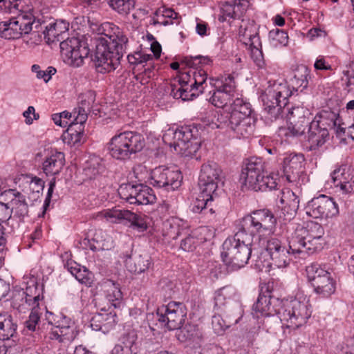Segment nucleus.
Masks as SVG:
<instances>
[{
    "mask_svg": "<svg viewBox=\"0 0 354 354\" xmlns=\"http://www.w3.org/2000/svg\"><path fill=\"white\" fill-rule=\"evenodd\" d=\"M100 30L104 37L95 39V49L91 54L96 71L100 73L115 70L126 53L128 38L120 28L112 23L102 25Z\"/></svg>",
    "mask_w": 354,
    "mask_h": 354,
    "instance_id": "f257e3e1",
    "label": "nucleus"
},
{
    "mask_svg": "<svg viewBox=\"0 0 354 354\" xmlns=\"http://www.w3.org/2000/svg\"><path fill=\"white\" fill-rule=\"evenodd\" d=\"M293 93L286 82L277 83L269 86L262 95L264 110L271 118H277L287 111L289 121L294 122L298 129L304 133L306 127L309 128L310 122L305 113L308 111L301 106H288V98Z\"/></svg>",
    "mask_w": 354,
    "mask_h": 354,
    "instance_id": "f03ea898",
    "label": "nucleus"
},
{
    "mask_svg": "<svg viewBox=\"0 0 354 354\" xmlns=\"http://www.w3.org/2000/svg\"><path fill=\"white\" fill-rule=\"evenodd\" d=\"M252 237L239 229L233 236L225 240L221 257L229 271L238 270L248 263L252 255Z\"/></svg>",
    "mask_w": 354,
    "mask_h": 354,
    "instance_id": "7ed1b4c3",
    "label": "nucleus"
},
{
    "mask_svg": "<svg viewBox=\"0 0 354 354\" xmlns=\"http://www.w3.org/2000/svg\"><path fill=\"white\" fill-rule=\"evenodd\" d=\"M240 180L248 189L255 192L270 191L277 186L276 180L268 175L266 162L261 157L253 156L243 161Z\"/></svg>",
    "mask_w": 354,
    "mask_h": 354,
    "instance_id": "20e7f679",
    "label": "nucleus"
},
{
    "mask_svg": "<svg viewBox=\"0 0 354 354\" xmlns=\"http://www.w3.org/2000/svg\"><path fill=\"white\" fill-rule=\"evenodd\" d=\"M207 71L192 68L178 77V84L171 85L170 95L183 101L192 100L202 93L207 86Z\"/></svg>",
    "mask_w": 354,
    "mask_h": 354,
    "instance_id": "39448f33",
    "label": "nucleus"
},
{
    "mask_svg": "<svg viewBox=\"0 0 354 354\" xmlns=\"http://www.w3.org/2000/svg\"><path fill=\"white\" fill-rule=\"evenodd\" d=\"M232 111L227 120L215 124L216 128H228L239 137H246L250 135L255 123L252 116L251 104L243 99H237L232 104Z\"/></svg>",
    "mask_w": 354,
    "mask_h": 354,
    "instance_id": "423d86ee",
    "label": "nucleus"
},
{
    "mask_svg": "<svg viewBox=\"0 0 354 354\" xmlns=\"http://www.w3.org/2000/svg\"><path fill=\"white\" fill-rule=\"evenodd\" d=\"M145 145L144 137L136 131L115 134L107 144L109 155L114 159L125 161L141 151Z\"/></svg>",
    "mask_w": 354,
    "mask_h": 354,
    "instance_id": "0eeeda50",
    "label": "nucleus"
},
{
    "mask_svg": "<svg viewBox=\"0 0 354 354\" xmlns=\"http://www.w3.org/2000/svg\"><path fill=\"white\" fill-rule=\"evenodd\" d=\"M337 114L331 111H320L310 122L307 144L309 151H315L329 139V131L336 126Z\"/></svg>",
    "mask_w": 354,
    "mask_h": 354,
    "instance_id": "6e6552de",
    "label": "nucleus"
},
{
    "mask_svg": "<svg viewBox=\"0 0 354 354\" xmlns=\"http://www.w3.org/2000/svg\"><path fill=\"white\" fill-rule=\"evenodd\" d=\"M170 137H172V142L169 145L183 156L192 157L201 147L198 130L195 127L183 126L175 131L169 130L163 139L166 142Z\"/></svg>",
    "mask_w": 354,
    "mask_h": 354,
    "instance_id": "1a4fd4ad",
    "label": "nucleus"
},
{
    "mask_svg": "<svg viewBox=\"0 0 354 354\" xmlns=\"http://www.w3.org/2000/svg\"><path fill=\"white\" fill-rule=\"evenodd\" d=\"M310 305L305 299H295L281 304L277 312V318L286 324L287 328H298L304 325L311 316Z\"/></svg>",
    "mask_w": 354,
    "mask_h": 354,
    "instance_id": "9d476101",
    "label": "nucleus"
},
{
    "mask_svg": "<svg viewBox=\"0 0 354 354\" xmlns=\"http://www.w3.org/2000/svg\"><path fill=\"white\" fill-rule=\"evenodd\" d=\"M276 222V218L270 210L261 209L253 211L251 214L243 217L237 227L254 239L257 234L272 231Z\"/></svg>",
    "mask_w": 354,
    "mask_h": 354,
    "instance_id": "9b49d317",
    "label": "nucleus"
},
{
    "mask_svg": "<svg viewBox=\"0 0 354 354\" xmlns=\"http://www.w3.org/2000/svg\"><path fill=\"white\" fill-rule=\"evenodd\" d=\"M209 84L214 90L209 99L211 103L218 108H227L232 111V104L239 97L236 94V85L234 77L229 75L224 78H209Z\"/></svg>",
    "mask_w": 354,
    "mask_h": 354,
    "instance_id": "f8f14e48",
    "label": "nucleus"
},
{
    "mask_svg": "<svg viewBox=\"0 0 354 354\" xmlns=\"http://www.w3.org/2000/svg\"><path fill=\"white\" fill-rule=\"evenodd\" d=\"M157 317L160 322L165 323L170 330L180 329L187 315L185 306L180 302L171 301L157 310Z\"/></svg>",
    "mask_w": 354,
    "mask_h": 354,
    "instance_id": "ddd939ff",
    "label": "nucleus"
},
{
    "mask_svg": "<svg viewBox=\"0 0 354 354\" xmlns=\"http://www.w3.org/2000/svg\"><path fill=\"white\" fill-rule=\"evenodd\" d=\"M62 54L68 58V62L73 66L82 65L84 59L90 54L88 44L84 40L76 37L68 38L59 44Z\"/></svg>",
    "mask_w": 354,
    "mask_h": 354,
    "instance_id": "4468645a",
    "label": "nucleus"
},
{
    "mask_svg": "<svg viewBox=\"0 0 354 354\" xmlns=\"http://www.w3.org/2000/svg\"><path fill=\"white\" fill-rule=\"evenodd\" d=\"M306 214L314 218H333L339 214V207L331 197L322 194L308 203Z\"/></svg>",
    "mask_w": 354,
    "mask_h": 354,
    "instance_id": "2eb2a0df",
    "label": "nucleus"
},
{
    "mask_svg": "<svg viewBox=\"0 0 354 354\" xmlns=\"http://www.w3.org/2000/svg\"><path fill=\"white\" fill-rule=\"evenodd\" d=\"M222 170L216 162H207L202 165L198 179L200 190L218 194V184L223 183L221 178Z\"/></svg>",
    "mask_w": 354,
    "mask_h": 354,
    "instance_id": "dca6fc26",
    "label": "nucleus"
},
{
    "mask_svg": "<svg viewBox=\"0 0 354 354\" xmlns=\"http://www.w3.org/2000/svg\"><path fill=\"white\" fill-rule=\"evenodd\" d=\"M266 252L270 256L272 263L278 268L287 267L291 259L290 254H292L290 247H286V242L277 237H271L267 241Z\"/></svg>",
    "mask_w": 354,
    "mask_h": 354,
    "instance_id": "f3484780",
    "label": "nucleus"
},
{
    "mask_svg": "<svg viewBox=\"0 0 354 354\" xmlns=\"http://www.w3.org/2000/svg\"><path fill=\"white\" fill-rule=\"evenodd\" d=\"M266 294L261 290L257 301L252 306V314L254 317L259 319L261 317L277 316L281 300L270 295L268 288Z\"/></svg>",
    "mask_w": 354,
    "mask_h": 354,
    "instance_id": "a211bd4d",
    "label": "nucleus"
},
{
    "mask_svg": "<svg viewBox=\"0 0 354 354\" xmlns=\"http://www.w3.org/2000/svg\"><path fill=\"white\" fill-rule=\"evenodd\" d=\"M140 346L141 342L138 339L137 330L129 329L121 335L111 354H139Z\"/></svg>",
    "mask_w": 354,
    "mask_h": 354,
    "instance_id": "6ab92c4d",
    "label": "nucleus"
},
{
    "mask_svg": "<svg viewBox=\"0 0 354 354\" xmlns=\"http://www.w3.org/2000/svg\"><path fill=\"white\" fill-rule=\"evenodd\" d=\"M276 199L277 204L281 208L284 220H291L299 209V199L290 189H286L279 192Z\"/></svg>",
    "mask_w": 354,
    "mask_h": 354,
    "instance_id": "aec40b11",
    "label": "nucleus"
},
{
    "mask_svg": "<svg viewBox=\"0 0 354 354\" xmlns=\"http://www.w3.org/2000/svg\"><path fill=\"white\" fill-rule=\"evenodd\" d=\"M249 7L248 0H222L220 3V21L241 19Z\"/></svg>",
    "mask_w": 354,
    "mask_h": 354,
    "instance_id": "412c9836",
    "label": "nucleus"
},
{
    "mask_svg": "<svg viewBox=\"0 0 354 354\" xmlns=\"http://www.w3.org/2000/svg\"><path fill=\"white\" fill-rule=\"evenodd\" d=\"M304 156L302 154H288L284 157L282 169L286 180L295 182L304 171Z\"/></svg>",
    "mask_w": 354,
    "mask_h": 354,
    "instance_id": "4be33fe9",
    "label": "nucleus"
},
{
    "mask_svg": "<svg viewBox=\"0 0 354 354\" xmlns=\"http://www.w3.org/2000/svg\"><path fill=\"white\" fill-rule=\"evenodd\" d=\"M239 35L245 45H249L254 49L261 47V42L259 35V26L254 20L242 19L239 28Z\"/></svg>",
    "mask_w": 354,
    "mask_h": 354,
    "instance_id": "5701e85b",
    "label": "nucleus"
},
{
    "mask_svg": "<svg viewBox=\"0 0 354 354\" xmlns=\"http://www.w3.org/2000/svg\"><path fill=\"white\" fill-rule=\"evenodd\" d=\"M331 178L335 187H339L344 194L354 192V174L349 172L347 165H343L333 171Z\"/></svg>",
    "mask_w": 354,
    "mask_h": 354,
    "instance_id": "b1692460",
    "label": "nucleus"
},
{
    "mask_svg": "<svg viewBox=\"0 0 354 354\" xmlns=\"http://www.w3.org/2000/svg\"><path fill=\"white\" fill-rule=\"evenodd\" d=\"M292 235L293 246L296 245L299 241H301L302 239H313L315 241H325L324 227L319 223L315 222L308 224L307 227L297 228Z\"/></svg>",
    "mask_w": 354,
    "mask_h": 354,
    "instance_id": "393cba45",
    "label": "nucleus"
},
{
    "mask_svg": "<svg viewBox=\"0 0 354 354\" xmlns=\"http://www.w3.org/2000/svg\"><path fill=\"white\" fill-rule=\"evenodd\" d=\"M326 241H315L313 239H302L301 241L293 246L292 235L288 239V245L293 255H301L302 258L306 255H311L315 252L321 251Z\"/></svg>",
    "mask_w": 354,
    "mask_h": 354,
    "instance_id": "a878e982",
    "label": "nucleus"
},
{
    "mask_svg": "<svg viewBox=\"0 0 354 354\" xmlns=\"http://www.w3.org/2000/svg\"><path fill=\"white\" fill-rule=\"evenodd\" d=\"M218 194H212V192H205L203 190H200V193L197 198L194 201L192 206V210L194 213H202L205 215L208 213L213 216L216 212L214 207L213 203L218 198Z\"/></svg>",
    "mask_w": 354,
    "mask_h": 354,
    "instance_id": "bb28decb",
    "label": "nucleus"
},
{
    "mask_svg": "<svg viewBox=\"0 0 354 354\" xmlns=\"http://www.w3.org/2000/svg\"><path fill=\"white\" fill-rule=\"evenodd\" d=\"M68 26L69 24L63 20L48 22L46 30L42 32L45 41L50 44L63 39V35L68 30Z\"/></svg>",
    "mask_w": 354,
    "mask_h": 354,
    "instance_id": "cd10ccee",
    "label": "nucleus"
},
{
    "mask_svg": "<svg viewBox=\"0 0 354 354\" xmlns=\"http://www.w3.org/2000/svg\"><path fill=\"white\" fill-rule=\"evenodd\" d=\"M124 263L130 272L140 274L148 270L152 262L151 257L147 254H133L126 256Z\"/></svg>",
    "mask_w": 354,
    "mask_h": 354,
    "instance_id": "c85d7f7f",
    "label": "nucleus"
},
{
    "mask_svg": "<svg viewBox=\"0 0 354 354\" xmlns=\"http://www.w3.org/2000/svg\"><path fill=\"white\" fill-rule=\"evenodd\" d=\"M106 299L114 308H120L123 301L120 285L111 279L104 281L101 284Z\"/></svg>",
    "mask_w": 354,
    "mask_h": 354,
    "instance_id": "c756f323",
    "label": "nucleus"
},
{
    "mask_svg": "<svg viewBox=\"0 0 354 354\" xmlns=\"http://www.w3.org/2000/svg\"><path fill=\"white\" fill-rule=\"evenodd\" d=\"M310 80V70L306 66L301 64L295 70L294 76L290 80V82L293 90L302 93L308 89Z\"/></svg>",
    "mask_w": 354,
    "mask_h": 354,
    "instance_id": "7c9ffc66",
    "label": "nucleus"
},
{
    "mask_svg": "<svg viewBox=\"0 0 354 354\" xmlns=\"http://www.w3.org/2000/svg\"><path fill=\"white\" fill-rule=\"evenodd\" d=\"M9 193L14 196L10 203L14 216L17 217L20 221H24L25 217L28 216V205L26 201V196L15 189H8Z\"/></svg>",
    "mask_w": 354,
    "mask_h": 354,
    "instance_id": "2f4dec72",
    "label": "nucleus"
},
{
    "mask_svg": "<svg viewBox=\"0 0 354 354\" xmlns=\"http://www.w3.org/2000/svg\"><path fill=\"white\" fill-rule=\"evenodd\" d=\"M65 164L64 153L55 152L46 158L43 162V170L47 176H55L61 171Z\"/></svg>",
    "mask_w": 354,
    "mask_h": 354,
    "instance_id": "473e14b6",
    "label": "nucleus"
},
{
    "mask_svg": "<svg viewBox=\"0 0 354 354\" xmlns=\"http://www.w3.org/2000/svg\"><path fill=\"white\" fill-rule=\"evenodd\" d=\"M315 292L323 297H328L335 291V281L330 272L322 275V277L316 279L310 283Z\"/></svg>",
    "mask_w": 354,
    "mask_h": 354,
    "instance_id": "72a5a7b5",
    "label": "nucleus"
},
{
    "mask_svg": "<svg viewBox=\"0 0 354 354\" xmlns=\"http://www.w3.org/2000/svg\"><path fill=\"white\" fill-rule=\"evenodd\" d=\"M24 291L31 308L40 307L39 301L44 299L43 286H39L35 277L30 278L27 282V286Z\"/></svg>",
    "mask_w": 354,
    "mask_h": 354,
    "instance_id": "f704fd0d",
    "label": "nucleus"
},
{
    "mask_svg": "<svg viewBox=\"0 0 354 354\" xmlns=\"http://www.w3.org/2000/svg\"><path fill=\"white\" fill-rule=\"evenodd\" d=\"M223 315L225 317L224 319L220 314L214 315L212 317V328L217 335H221L226 328H229L231 324H236L240 317L236 316H228L229 310H224L223 312H221Z\"/></svg>",
    "mask_w": 354,
    "mask_h": 354,
    "instance_id": "c9c22d12",
    "label": "nucleus"
},
{
    "mask_svg": "<svg viewBox=\"0 0 354 354\" xmlns=\"http://www.w3.org/2000/svg\"><path fill=\"white\" fill-rule=\"evenodd\" d=\"M26 183L28 185L23 192L28 196L29 199L36 201L39 198L40 193L44 187V182L37 176L26 175L25 177Z\"/></svg>",
    "mask_w": 354,
    "mask_h": 354,
    "instance_id": "e433bc0d",
    "label": "nucleus"
},
{
    "mask_svg": "<svg viewBox=\"0 0 354 354\" xmlns=\"http://www.w3.org/2000/svg\"><path fill=\"white\" fill-rule=\"evenodd\" d=\"M105 170L103 159L95 156L89 158L84 169L85 176L90 179L95 178L97 176L103 174Z\"/></svg>",
    "mask_w": 354,
    "mask_h": 354,
    "instance_id": "4c0bfd02",
    "label": "nucleus"
},
{
    "mask_svg": "<svg viewBox=\"0 0 354 354\" xmlns=\"http://www.w3.org/2000/svg\"><path fill=\"white\" fill-rule=\"evenodd\" d=\"M17 325L10 315L0 314V339L5 341L17 333Z\"/></svg>",
    "mask_w": 354,
    "mask_h": 354,
    "instance_id": "58836bf2",
    "label": "nucleus"
},
{
    "mask_svg": "<svg viewBox=\"0 0 354 354\" xmlns=\"http://www.w3.org/2000/svg\"><path fill=\"white\" fill-rule=\"evenodd\" d=\"M81 126L75 127L74 125H68L66 131L62 135L64 143L72 147H79L84 142V133Z\"/></svg>",
    "mask_w": 354,
    "mask_h": 354,
    "instance_id": "ea45409f",
    "label": "nucleus"
},
{
    "mask_svg": "<svg viewBox=\"0 0 354 354\" xmlns=\"http://www.w3.org/2000/svg\"><path fill=\"white\" fill-rule=\"evenodd\" d=\"M155 15L159 17H162V20H154L153 24H160L162 26H168L171 24H179L180 18L178 13L176 12L173 9L161 7L156 10Z\"/></svg>",
    "mask_w": 354,
    "mask_h": 354,
    "instance_id": "a19ab883",
    "label": "nucleus"
},
{
    "mask_svg": "<svg viewBox=\"0 0 354 354\" xmlns=\"http://www.w3.org/2000/svg\"><path fill=\"white\" fill-rule=\"evenodd\" d=\"M138 188L139 192L133 204L147 205L155 202L156 198L151 188L143 184H138Z\"/></svg>",
    "mask_w": 354,
    "mask_h": 354,
    "instance_id": "79ce46f5",
    "label": "nucleus"
},
{
    "mask_svg": "<svg viewBox=\"0 0 354 354\" xmlns=\"http://www.w3.org/2000/svg\"><path fill=\"white\" fill-rule=\"evenodd\" d=\"M11 306L18 310L26 309L29 306V301L24 291V288L15 287L12 292Z\"/></svg>",
    "mask_w": 354,
    "mask_h": 354,
    "instance_id": "37998d69",
    "label": "nucleus"
},
{
    "mask_svg": "<svg viewBox=\"0 0 354 354\" xmlns=\"http://www.w3.org/2000/svg\"><path fill=\"white\" fill-rule=\"evenodd\" d=\"M166 175L167 185H165L164 188L167 191H174L180 187L183 176L180 170L167 167Z\"/></svg>",
    "mask_w": 354,
    "mask_h": 354,
    "instance_id": "c03bdc74",
    "label": "nucleus"
},
{
    "mask_svg": "<svg viewBox=\"0 0 354 354\" xmlns=\"http://www.w3.org/2000/svg\"><path fill=\"white\" fill-rule=\"evenodd\" d=\"M181 63L189 68H205L212 64V59L207 56H186L182 58Z\"/></svg>",
    "mask_w": 354,
    "mask_h": 354,
    "instance_id": "a18cd8bd",
    "label": "nucleus"
},
{
    "mask_svg": "<svg viewBox=\"0 0 354 354\" xmlns=\"http://www.w3.org/2000/svg\"><path fill=\"white\" fill-rule=\"evenodd\" d=\"M125 220L131 223L130 227L139 232H143L148 228L147 219L142 214H135L128 210Z\"/></svg>",
    "mask_w": 354,
    "mask_h": 354,
    "instance_id": "49530a36",
    "label": "nucleus"
},
{
    "mask_svg": "<svg viewBox=\"0 0 354 354\" xmlns=\"http://www.w3.org/2000/svg\"><path fill=\"white\" fill-rule=\"evenodd\" d=\"M268 37L270 45L275 48L278 46H286L288 44V33L283 30L276 28L270 30Z\"/></svg>",
    "mask_w": 354,
    "mask_h": 354,
    "instance_id": "de8ad7c7",
    "label": "nucleus"
},
{
    "mask_svg": "<svg viewBox=\"0 0 354 354\" xmlns=\"http://www.w3.org/2000/svg\"><path fill=\"white\" fill-rule=\"evenodd\" d=\"M138 184L132 185L131 183L122 184L118 189V194L120 198L130 204H133L136 195H138Z\"/></svg>",
    "mask_w": 354,
    "mask_h": 354,
    "instance_id": "09e8293b",
    "label": "nucleus"
},
{
    "mask_svg": "<svg viewBox=\"0 0 354 354\" xmlns=\"http://www.w3.org/2000/svg\"><path fill=\"white\" fill-rule=\"evenodd\" d=\"M167 167L160 166L152 170L151 174V184L158 188H164L165 185H167L166 181Z\"/></svg>",
    "mask_w": 354,
    "mask_h": 354,
    "instance_id": "8fccbe9b",
    "label": "nucleus"
},
{
    "mask_svg": "<svg viewBox=\"0 0 354 354\" xmlns=\"http://www.w3.org/2000/svg\"><path fill=\"white\" fill-rule=\"evenodd\" d=\"M127 209H120L117 208L105 209L99 214V216L106 218L109 222L116 223H120L122 220H125Z\"/></svg>",
    "mask_w": 354,
    "mask_h": 354,
    "instance_id": "3c124183",
    "label": "nucleus"
},
{
    "mask_svg": "<svg viewBox=\"0 0 354 354\" xmlns=\"http://www.w3.org/2000/svg\"><path fill=\"white\" fill-rule=\"evenodd\" d=\"M109 6L121 15H127L134 8V0H109Z\"/></svg>",
    "mask_w": 354,
    "mask_h": 354,
    "instance_id": "603ef678",
    "label": "nucleus"
},
{
    "mask_svg": "<svg viewBox=\"0 0 354 354\" xmlns=\"http://www.w3.org/2000/svg\"><path fill=\"white\" fill-rule=\"evenodd\" d=\"M227 293V288H221L216 292L214 297V308L218 312H223L224 310H229V313L232 311L231 308L226 306V305L228 304L226 297Z\"/></svg>",
    "mask_w": 354,
    "mask_h": 354,
    "instance_id": "864d4df0",
    "label": "nucleus"
},
{
    "mask_svg": "<svg viewBox=\"0 0 354 354\" xmlns=\"http://www.w3.org/2000/svg\"><path fill=\"white\" fill-rule=\"evenodd\" d=\"M42 314L40 307H32L28 319L25 322L26 327L31 331H35L40 322V317Z\"/></svg>",
    "mask_w": 354,
    "mask_h": 354,
    "instance_id": "5fc2aeb1",
    "label": "nucleus"
},
{
    "mask_svg": "<svg viewBox=\"0 0 354 354\" xmlns=\"http://www.w3.org/2000/svg\"><path fill=\"white\" fill-rule=\"evenodd\" d=\"M306 274L308 281L312 283L316 279L320 278L321 276L326 274L328 272L325 269L322 268L320 265L317 263H313L310 265L306 266Z\"/></svg>",
    "mask_w": 354,
    "mask_h": 354,
    "instance_id": "6e6d98bb",
    "label": "nucleus"
},
{
    "mask_svg": "<svg viewBox=\"0 0 354 354\" xmlns=\"http://www.w3.org/2000/svg\"><path fill=\"white\" fill-rule=\"evenodd\" d=\"M33 15L28 12H22L18 15V22H19L21 34H28L32 30V19Z\"/></svg>",
    "mask_w": 354,
    "mask_h": 354,
    "instance_id": "4d7b16f0",
    "label": "nucleus"
},
{
    "mask_svg": "<svg viewBox=\"0 0 354 354\" xmlns=\"http://www.w3.org/2000/svg\"><path fill=\"white\" fill-rule=\"evenodd\" d=\"M181 333L186 339L196 341L201 337L202 335L196 325L187 324L181 329Z\"/></svg>",
    "mask_w": 354,
    "mask_h": 354,
    "instance_id": "13d9d810",
    "label": "nucleus"
},
{
    "mask_svg": "<svg viewBox=\"0 0 354 354\" xmlns=\"http://www.w3.org/2000/svg\"><path fill=\"white\" fill-rule=\"evenodd\" d=\"M198 243V239L196 236L189 234L181 240L180 248L185 252H192L196 249Z\"/></svg>",
    "mask_w": 354,
    "mask_h": 354,
    "instance_id": "bf43d9fd",
    "label": "nucleus"
},
{
    "mask_svg": "<svg viewBox=\"0 0 354 354\" xmlns=\"http://www.w3.org/2000/svg\"><path fill=\"white\" fill-rule=\"evenodd\" d=\"M181 221L178 218L173 217L167 221L166 225H169L170 231L168 232L169 236L173 239H176L180 234V222Z\"/></svg>",
    "mask_w": 354,
    "mask_h": 354,
    "instance_id": "052dcab7",
    "label": "nucleus"
},
{
    "mask_svg": "<svg viewBox=\"0 0 354 354\" xmlns=\"http://www.w3.org/2000/svg\"><path fill=\"white\" fill-rule=\"evenodd\" d=\"M161 295L166 299L171 298L175 293V285L171 281L164 280L161 283Z\"/></svg>",
    "mask_w": 354,
    "mask_h": 354,
    "instance_id": "680f3d73",
    "label": "nucleus"
},
{
    "mask_svg": "<svg viewBox=\"0 0 354 354\" xmlns=\"http://www.w3.org/2000/svg\"><path fill=\"white\" fill-rule=\"evenodd\" d=\"M75 277L80 283L84 284L87 286H90L91 284L90 273L85 267H82V270L79 271V272L75 276Z\"/></svg>",
    "mask_w": 354,
    "mask_h": 354,
    "instance_id": "e2e57ef3",
    "label": "nucleus"
},
{
    "mask_svg": "<svg viewBox=\"0 0 354 354\" xmlns=\"http://www.w3.org/2000/svg\"><path fill=\"white\" fill-rule=\"evenodd\" d=\"M0 37L5 39L17 38V33L11 34L8 21L0 22Z\"/></svg>",
    "mask_w": 354,
    "mask_h": 354,
    "instance_id": "0e129e2a",
    "label": "nucleus"
},
{
    "mask_svg": "<svg viewBox=\"0 0 354 354\" xmlns=\"http://www.w3.org/2000/svg\"><path fill=\"white\" fill-rule=\"evenodd\" d=\"M207 274L212 279H218L221 274V265L217 263L209 262L207 266Z\"/></svg>",
    "mask_w": 354,
    "mask_h": 354,
    "instance_id": "69168bd1",
    "label": "nucleus"
},
{
    "mask_svg": "<svg viewBox=\"0 0 354 354\" xmlns=\"http://www.w3.org/2000/svg\"><path fill=\"white\" fill-rule=\"evenodd\" d=\"M48 23L43 17L35 19L33 17L31 22L32 30L37 32H43V30H46V26H48Z\"/></svg>",
    "mask_w": 354,
    "mask_h": 354,
    "instance_id": "338daca9",
    "label": "nucleus"
},
{
    "mask_svg": "<svg viewBox=\"0 0 354 354\" xmlns=\"http://www.w3.org/2000/svg\"><path fill=\"white\" fill-rule=\"evenodd\" d=\"M304 133L301 130L298 129L295 123L290 121L287 128L285 129L284 135L287 137H299L302 136Z\"/></svg>",
    "mask_w": 354,
    "mask_h": 354,
    "instance_id": "774afa93",
    "label": "nucleus"
}]
</instances>
